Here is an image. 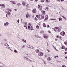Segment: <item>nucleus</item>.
Segmentation results:
<instances>
[{"label": "nucleus", "instance_id": "obj_31", "mask_svg": "<svg viewBox=\"0 0 67 67\" xmlns=\"http://www.w3.org/2000/svg\"><path fill=\"white\" fill-rule=\"evenodd\" d=\"M64 44H65L66 45V46H67V42H64Z\"/></svg>", "mask_w": 67, "mask_h": 67}, {"label": "nucleus", "instance_id": "obj_46", "mask_svg": "<svg viewBox=\"0 0 67 67\" xmlns=\"http://www.w3.org/2000/svg\"><path fill=\"white\" fill-rule=\"evenodd\" d=\"M47 51H48V52H50V51H49V50L48 49H47Z\"/></svg>", "mask_w": 67, "mask_h": 67}, {"label": "nucleus", "instance_id": "obj_39", "mask_svg": "<svg viewBox=\"0 0 67 67\" xmlns=\"http://www.w3.org/2000/svg\"><path fill=\"white\" fill-rule=\"evenodd\" d=\"M62 49H64V46H62Z\"/></svg>", "mask_w": 67, "mask_h": 67}, {"label": "nucleus", "instance_id": "obj_27", "mask_svg": "<svg viewBox=\"0 0 67 67\" xmlns=\"http://www.w3.org/2000/svg\"><path fill=\"white\" fill-rule=\"evenodd\" d=\"M36 27L37 29H39L40 28L39 27V26H38L37 25L36 26Z\"/></svg>", "mask_w": 67, "mask_h": 67}, {"label": "nucleus", "instance_id": "obj_24", "mask_svg": "<svg viewBox=\"0 0 67 67\" xmlns=\"http://www.w3.org/2000/svg\"><path fill=\"white\" fill-rule=\"evenodd\" d=\"M24 27H26V30H27V26H26L25 25H24Z\"/></svg>", "mask_w": 67, "mask_h": 67}, {"label": "nucleus", "instance_id": "obj_59", "mask_svg": "<svg viewBox=\"0 0 67 67\" xmlns=\"http://www.w3.org/2000/svg\"><path fill=\"white\" fill-rule=\"evenodd\" d=\"M57 40H58L57 39H55V41H57Z\"/></svg>", "mask_w": 67, "mask_h": 67}, {"label": "nucleus", "instance_id": "obj_55", "mask_svg": "<svg viewBox=\"0 0 67 67\" xmlns=\"http://www.w3.org/2000/svg\"><path fill=\"white\" fill-rule=\"evenodd\" d=\"M65 58L66 59H67V57H65Z\"/></svg>", "mask_w": 67, "mask_h": 67}, {"label": "nucleus", "instance_id": "obj_23", "mask_svg": "<svg viewBox=\"0 0 67 67\" xmlns=\"http://www.w3.org/2000/svg\"><path fill=\"white\" fill-rule=\"evenodd\" d=\"M48 17L47 18H46L44 20L45 21H47V20H48Z\"/></svg>", "mask_w": 67, "mask_h": 67}, {"label": "nucleus", "instance_id": "obj_54", "mask_svg": "<svg viewBox=\"0 0 67 67\" xmlns=\"http://www.w3.org/2000/svg\"><path fill=\"white\" fill-rule=\"evenodd\" d=\"M47 26L48 27H49V26L48 25H47Z\"/></svg>", "mask_w": 67, "mask_h": 67}, {"label": "nucleus", "instance_id": "obj_52", "mask_svg": "<svg viewBox=\"0 0 67 67\" xmlns=\"http://www.w3.org/2000/svg\"><path fill=\"white\" fill-rule=\"evenodd\" d=\"M43 61L44 64H45V65L46 64V63H45V61H43Z\"/></svg>", "mask_w": 67, "mask_h": 67}, {"label": "nucleus", "instance_id": "obj_34", "mask_svg": "<svg viewBox=\"0 0 67 67\" xmlns=\"http://www.w3.org/2000/svg\"><path fill=\"white\" fill-rule=\"evenodd\" d=\"M56 20V19H51V20Z\"/></svg>", "mask_w": 67, "mask_h": 67}, {"label": "nucleus", "instance_id": "obj_60", "mask_svg": "<svg viewBox=\"0 0 67 67\" xmlns=\"http://www.w3.org/2000/svg\"><path fill=\"white\" fill-rule=\"evenodd\" d=\"M45 57H47V56H46V55H45Z\"/></svg>", "mask_w": 67, "mask_h": 67}, {"label": "nucleus", "instance_id": "obj_26", "mask_svg": "<svg viewBox=\"0 0 67 67\" xmlns=\"http://www.w3.org/2000/svg\"><path fill=\"white\" fill-rule=\"evenodd\" d=\"M63 19H64V20H66V21L67 20V19L65 17H63Z\"/></svg>", "mask_w": 67, "mask_h": 67}, {"label": "nucleus", "instance_id": "obj_30", "mask_svg": "<svg viewBox=\"0 0 67 67\" xmlns=\"http://www.w3.org/2000/svg\"><path fill=\"white\" fill-rule=\"evenodd\" d=\"M56 57H58V55L55 56L54 57V58H56Z\"/></svg>", "mask_w": 67, "mask_h": 67}, {"label": "nucleus", "instance_id": "obj_14", "mask_svg": "<svg viewBox=\"0 0 67 67\" xmlns=\"http://www.w3.org/2000/svg\"><path fill=\"white\" fill-rule=\"evenodd\" d=\"M27 47H28V48H31V46H30V45H27Z\"/></svg>", "mask_w": 67, "mask_h": 67}, {"label": "nucleus", "instance_id": "obj_51", "mask_svg": "<svg viewBox=\"0 0 67 67\" xmlns=\"http://www.w3.org/2000/svg\"><path fill=\"white\" fill-rule=\"evenodd\" d=\"M24 47H25L24 45L23 46H22V48H24Z\"/></svg>", "mask_w": 67, "mask_h": 67}, {"label": "nucleus", "instance_id": "obj_11", "mask_svg": "<svg viewBox=\"0 0 67 67\" xmlns=\"http://www.w3.org/2000/svg\"><path fill=\"white\" fill-rule=\"evenodd\" d=\"M35 51L36 53H38V52H39V50L38 49H37Z\"/></svg>", "mask_w": 67, "mask_h": 67}, {"label": "nucleus", "instance_id": "obj_32", "mask_svg": "<svg viewBox=\"0 0 67 67\" xmlns=\"http://www.w3.org/2000/svg\"><path fill=\"white\" fill-rule=\"evenodd\" d=\"M35 21H37V19L36 18H35Z\"/></svg>", "mask_w": 67, "mask_h": 67}, {"label": "nucleus", "instance_id": "obj_62", "mask_svg": "<svg viewBox=\"0 0 67 67\" xmlns=\"http://www.w3.org/2000/svg\"><path fill=\"white\" fill-rule=\"evenodd\" d=\"M64 66V65H62V67H65V66Z\"/></svg>", "mask_w": 67, "mask_h": 67}, {"label": "nucleus", "instance_id": "obj_56", "mask_svg": "<svg viewBox=\"0 0 67 67\" xmlns=\"http://www.w3.org/2000/svg\"><path fill=\"white\" fill-rule=\"evenodd\" d=\"M46 34H44V36H46Z\"/></svg>", "mask_w": 67, "mask_h": 67}, {"label": "nucleus", "instance_id": "obj_4", "mask_svg": "<svg viewBox=\"0 0 67 67\" xmlns=\"http://www.w3.org/2000/svg\"><path fill=\"white\" fill-rule=\"evenodd\" d=\"M25 58H26V59L27 60H28V59L29 60H30V62H31V63H33V60H30V59L27 58L26 57H25Z\"/></svg>", "mask_w": 67, "mask_h": 67}, {"label": "nucleus", "instance_id": "obj_41", "mask_svg": "<svg viewBox=\"0 0 67 67\" xmlns=\"http://www.w3.org/2000/svg\"><path fill=\"white\" fill-rule=\"evenodd\" d=\"M59 38L60 39H61V38H62V37H61V36H59Z\"/></svg>", "mask_w": 67, "mask_h": 67}, {"label": "nucleus", "instance_id": "obj_57", "mask_svg": "<svg viewBox=\"0 0 67 67\" xmlns=\"http://www.w3.org/2000/svg\"><path fill=\"white\" fill-rule=\"evenodd\" d=\"M48 9H49V8H48V7L47 8H46L47 10H48Z\"/></svg>", "mask_w": 67, "mask_h": 67}, {"label": "nucleus", "instance_id": "obj_10", "mask_svg": "<svg viewBox=\"0 0 67 67\" xmlns=\"http://www.w3.org/2000/svg\"><path fill=\"white\" fill-rule=\"evenodd\" d=\"M22 3L23 5H24V6H25V4L26 3L24 2H23Z\"/></svg>", "mask_w": 67, "mask_h": 67}, {"label": "nucleus", "instance_id": "obj_49", "mask_svg": "<svg viewBox=\"0 0 67 67\" xmlns=\"http://www.w3.org/2000/svg\"><path fill=\"white\" fill-rule=\"evenodd\" d=\"M58 20H56L55 21V22H58Z\"/></svg>", "mask_w": 67, "mask_h": 67}, {"label": "nucleus", "instance_id": "obj_25", "mask_svg": "<svg viewBox=\"0 0 67 67\" xmlns=\"http://www.w3.org/2000/svg\"><path fill=\"white\" fill-rule=\"evenodd\" d=\"M17 5H18V6H20L21 5V4H20V3H18L17 4Z\"/></svg>", "mask_w": 67, "mask_h": 67}, {"label": "nucleus", "instance_id": "obj_9", "mask_svg": "<svg viewBox=\"0 0 67 67\" xmlns=\"http://www.w3.org/2000/svg\"><path fill=\"white\" fill-rule=\"evenodd\" d=\"M43 26L44 27H46V25L45 24L43 23Z\"/></svg>", "mask_w": 67, "mask_h": 67}, {"label": "nucleus", "instance_id": "obj_38", "mask_svg": "<svg viewBox=\"0 0 67 67\" xmlns=\"http://www.w3.org/2000/svg\"><path fill=\"white\" fill-rule=\"evenodd\" d=\"M19 21H20V20H19V19H18L17 21V22H18V23H19Z\"/></svg>", "mask_w": 67, "mask_h": 67}, {"label": "nucleus", "instance_id": "obj_36", "mask_svg": "<svg viewBox=\"0 0 67 67\" xmlns=\"http://www.w3.org/2000/svg\"><path fill=\"white\" fill-rule=\"evenodd\" d=\"M56 37L57 38H59V36L57 35Z\"/></svg>", "mask_w": 67, "mask_h": 67}, {"label": "nucleus", "instance_id": "obj_29", "mask_svg": "<svg viewBox=\"0 0 67 67\" xmlns=\"http://www.w3.org/2000/svg\"><path fill=\"white\" fill-rule=\"evenodd\" d=\"M43 13L44 14H45V11H43Z\"/></svg>", "mask_w": 67, "mask_h": 67}, {"label": "nucleus", "instance_id": "obj_5", "mask_svg": "<svg viewBox=\"0 0 67 67\" xmlns=\"http://www.w3.org/2000/svg\"><path fill=\"white\" fill-rule=\"evenodd\" d=\"M32 12L34 13H36V9H33L32 10Z\"/></svg>", "mask_w": 67, "mask_h": 67}, {"label": "nucleus", "instance_id": "obj_43", "mask_svg": "<svg viewBox=\"0 0 67 67\" xmlns=\"http://www.w3.org/2000/svg\"><path fill=\"white\" fill-rule=\"evenodd\" d=\"M46 1L47 2H50V1H49V2H48V0H46Z\"/></svg>", "mask_w": 67, "mask_h": 67}, {"label": "nucleus", "instance_id": "obj_44", "mask_svg": "<svg viewBox=\"0 0 67 67\" xmlns=\"http://www.w3.org/2000/svg\"><path fill=\"white\" fill-rule=\"evenodd\" d=\"M48 32H49V33H51V31H48Z\"/></svg>", "mask_w": 67, "mask_h": 67}, {"label": "nucleus", "instance_id": "obj_42", "mask_svg": "<svg viewBox=\"0 0 67 67\" xmlns=\"http://www.w3.org/2000/svg\"><path fill=\"white\" fill-rule=\"evenodd\" d=\"M54 31L55 32H57V30H55V29H54Z\"/></svg>", "mask_w": 67, "mask_h": 67}, {"label": "nucleus", "instance_id": "obj_20", "mask_svg": "<svg viewBox=\"0 0 67 67\" xmlns=\"http://www.w3.org/2000/svg\"><path fill=\"white\" fill-rule=\"evenodd\" d=\"M59 21H62V19L60 18H59Z\"/></svg>", "mask_w": 67, "mask_h": 67}, {"label": "nucleus", "instance_id": "obj_3", "mask_svg": "<svg viewBox=\"0 0 67 67\" xmlns=\"http://www.w3.org/2000/svg\"><path fill=\"white\" fill-rule=\"evenodd\" d=\"M38 8H39L40 10H42V6H40V5H38Z\"/></svg>", "mask_w": 67, "mask_h": 67}, {"label": "nucleus", "instance_id": "obj_13", "mask_svg": "<svg viewBox=\"0 0 67 67\" xmlns=\"http://www.w3.org/2000/svg\"><path fill=\"white\" fill-rule=\"evenodd\" d=\"M44 38H46V39H47V38H48V37L46 36H44Z\"/></svg>", "mask_w": 67, "mask_h": 67}, {"label": "nucleus", "instance_id": "obj_15", "mask_svg": "<svg viewBox=\"0 0 67 67\" xmlns=\"http://www.w3.org/2000/svg\"><path fill=\"white\" fill-rule=\"evenodd\" d=\"M8 24H9V23L8 22L6 23H4V25H8Z\"/></svg>", "mask_w": 67, "mask_h": 67}, {"label": "nucleus", "instance_id": "obj_21", "mask_svg": "<svg viewBox=\"0 0 67 67\" xmlns=\"http://www.w3.org/2000/svg\"><path fill=\"white\" fill-rule=\"evenodd\" d=\"M8 14V15H10V12H8L7 13Z\"/></svg>", "mask_w": 67, "mask_h": 67}, {"label": "nucleus", "instance_id": "obj_18", "mask_svg": "<svg viewBox=\"0 0 67 67\" xmlns=\"http://www.w3.org/2000/svg\"><path fill=\"white\" fill-rule=\"evenodd\" d=\"M22 41L24 42L25 43H26V40H25L24 39L22 40Z\"/></svg>", "mask_w": 67, "mask_h": 67}, {"label": "nucleus", "instance_id": "obj_61", "mask_svg": "<svg viewBox=\"0 0 67 67\" xmlns=\"http://www.w3.org/2000/svg\"><path fill=\"white\" fill-rule=\"evenodd\" d=\"M6 17H8V14H6Z\"/></svg>", "mask_w": 67, "mask_h": 67}, {"label": "nucleus", "instance_id": "obj_33", "mask_svg": "<svg viewBox=\"0 0 67 67\" xmlns=\"http://www.w3.org/2000/svg\"><path fill=\"white\" fill-rule=\"evenodd\" d=\"M28 28L29 29H30L31 28V26H28Z\"/></svg>", "mask_w": 67, "mask_h": 67}, {"label": "nucleus", "instance_id": "obj_50", "mask_svg": "<svg viewBox=\"0 0 67 67\" xmlns=\"http://www.w3.org/2000/svg\"><path fill=\"white\" fill-rule=\"evenodd\" d=\"M65 51H67V48H65Z\"/></svg>", "mask_w": 67, "mask_h": 67}, {"label": "nucleus", "instance_id": "obj_37", "mask_svg": "<svg viewBox=\"0 0 67 67\" xmlns=\"http://www.w3.org/2000/svg\"><path fill=\"white\" fill-rule=\"evenodd\" d=\"M8 45V44H5V46H7Z\"/></svg>", "mask_w": 67, "mask_h": 67}, {"label": "nucleus", "instance_id": "obj_64", "mask_svg": "<svg viewBox=\"0 0 67 67\" xmlns=\"http://www.w3.org/2000/svg\"><path fill=\"white\" fill-rule=\"evenodd\" d=\"M35 1H37L38 0H35Z\"/></svg>", "mask_w": 67, "mask_h": 67}, {"label": "nucleus", "instance_id": "obj_2", "mask_svg": "<svg viewBox=\"0 0 67 67\" xmlns=\"http://www.w3.org/2000/svg\"><path fill=\"white\" fill-rule=\"evenodd\" d=\"M0 6L2 7V8H4L5 5H4V4H0Z\"/></svg>", "mask_w": 67, "mask_h": 67}, {"label": "nucleus", "instance_id": "obj_6", "mask_svg": "<svg viewBox=\"0 0 67 67\" xmlns=\"http://www.w3.org/2000/svg\"><path fill=\"white\" fill-rule=\"evenodd\" d=\"M11 2H12V4H16L15 2H14V1H11Z\"/></svg>", "mask_w": 67, "mask_h": 67}, {"label": "nucleus", "instance_id": "obj_53", "mask_svg": "<svg viewBox=\"0 0 67 67\" xmlns=\"http://www.w3.org/2000/svg\"><path fill=\"white\" fill-rule=\"evenodd\" d=\"M47 46H49V44H48V43H47Z\"/></svg>", "mask_w": 67, "mask_h": 67}, {"label": "nucleus", "instance_id": "obj_35", "mask_svg": "<svg viewBox=\"0 0 67 67\" xmlns=\"http://www.w3.org/2000/svg\"><path fill=\"white\" fill-rule=\"evenodd\" d=\"M54 29H56V30H57L58 29V27H55Z\"/></svg>", "mask_w": 67, "mask_h": 67}, {"label": "nucleus", "instance_id": "obj_7", "mask_svg": "<svg viewBox=\"0 0 67 67\" xmlns=\"http://www.w3.org/2000/svg\"><path fill=\"white\" fill-rule=\"evenodd\" d=\"M39 56H42V52H39L38 54Z\"/></svg>", "mask_w": 67, "mask_h": 67}, {"label": "nucleus", "instance_id": "obj_47", "mask_svg": "<svg viewBox=\"0 0 67 67\" xmlns=\"http://www.w3.org/2000/svg\"><path fill=\"white\" fill-rule=\"evenodd\" d=\"M27 23H25V25H27Z\"/></svg>", "mask_w": 67, "mask_h": 67}, {"label": "nucleus", "instance_id": "obj_16", "mask_svg": "<svg viewBox=\"0 0 67 67\" xmlns=\"http://www.w3.org/2000/svg\"><path fill=\"white\" fill-rule=\"evenodd\" d=\"M26 7L27 8H29V4H27L26 5Z\"/></svg>", "mask_w": 67, "mask_h": 67}, {"label": "nucleus", "instance_id": "obj_40", "mask_svg": "<svg viewBox=\"0 0 67 67\" xmlns=\"http://www.w3.org/2000/svg\"><path fill=\"white\" fill-rule=\"evenodd\" d=\"M29 26H31V24L29 23Z\"/></svg>", "mask_w": 67, "mask_h": 67}, {"label": "nucleus", "instance_id": "obj_8", "mask_svg": "<svg viewBox=\"0 0 67 67\" xmlns=\"http://www.w3.org/2000/svg\"><path fill=\"white\" fill-rule=\"evenodd\" d=\"M30 30H34L33 28V26H31Z\"/></svg>", "mask_w": 67, "mask_h": 67}, {"label": "nucleus", "instance_id": "obj_19", "mask_svg": "<svg viewBox=\"0 0 67 67\" xmlns=\"http://www.w3.org/2000/svg\"><path fill=\"white\" fill-rule=\"evenodd\" d=\"M36 17H41V15H37L36 16Z\"/></svg>", "mask_w": 67, "mask_h": 67}, {"label": "nucleus", "instance_id": "obj_48", "mask_svg": "<svg viewBox=\"0 0 67 67\" xmlns=\"http://www.w3.org/2000/svg\"><path fill=\"white\" fill-rule=\"evenodd\" d=\"M14 52H17V51H16V50H14Z\"/></svg>", "mask_w": 67, "mask_h": 67}, {"label": "nucleus", "instance_id": "obj_28", "mask_svg": "<svg viewBox=\"0 0 67 67\" xmlns=\"http://www.w3.org/2000/svg\"><path fill=\"white\" fill-rule=\"evenodd\" d=\"M26 17H30V15L27 14L26 15Z\"/></svg>", "mask_w": 67, "mask_h": 67}, {"label": "nucleus", "instance_id": "obj_12", "mask_svg": "<svg viewBox=\"0 0 67 67\" xmlns=\"http://www.w3.org/2000/svg\"><path fill=\"white\" fill-rule=\"evenodd\" d=\"M47 60L48 61H50L51 60V58L50 57H48L47 59Z\"/></svg>", "mask_w": 67, "mask_h": 67}, {"label": "nucleus", "instance_id": "obj_1", "mask_svg": "<svg viewBox=\"0 0 67 67\" xmlns=\"http://www.w3.org/2000/svg\"><path fill=\"white\" fill-rule=\"evenodd\" d=\"M60 34L62 36H64L65 35V32L64 31L60 33Z\"/></svg>", "mask_w": 67, "mask_h": 67}, {"label": "nucleus", "instance_id": "obj_63", "mask_svg": "<svg viewBox=\"0 0 67 67\" xmlns=\"http://www.w3.org/2000/svg\"><path fill=\"white\" fill-rule=\"evenodd\" d=\"M26 55H27V56H28V55H29V54H26Z\"/></svg>", "mask_w": 67, "mask_h": 67}, {"label": "nucleus", "instance_id": "obj_22", "mask_svg": "<svg viewBox=\"0 0 67 67\" xmlns=\"http://www.w3.org/2000/svg\"><path fill=\"white\" fill-rule=\"evenodd\" d=\"M58 32H60V28L58 29Z\"/></svg>", "mask_w": 67, "mask_h": 67}, {"label": "nucleus", "instance_id": "obj_45", "mask_svg": "<svg viewBox=\"0 0 67 67\" xmlns=\"http://www.w3.org/2000/svg\"><path fill=\"white\" fill-rule=\"evenodd\" d=\"M64 53L65 54H67V52H64Z\"/></svg>", "mask_w": 67, "mask_h": 67}, {"label": "nucleus", "instance_id": "obj_58", "mask_svg": "<svg viewBox=\"0 0 67 67\" xmlns=\"http://www.w3.org/2000/svg\"><path fill=\"white\" fill-rule=\"evenodd\" d=\"M17 10H16V9H14V10L15 11H16Z\"/></svg>", "mask_w": 67, "mask_h": 67}, {"label": "nucleus", "instance_id": "obj_17", "mask_svg": "<svg viewBox=\"0 0 67 67\" xmlns=\"http://www.w3.org/2000/svg\"><path fill=\"white\" fill-rule=\"evenodd\" d=\"M7 10H8V11H10V12H11L12 11V10H11V9H9V8H7Z\"/></svg>", "mask_w": 67, "mask_h": 67}]
</instances>
